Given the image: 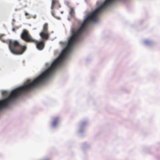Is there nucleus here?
<instances>
[{
  "label": "nucleus",
  "instance_id": "obj_1",
  "mask_svg": "<svg viewBox=\"0 0 160 160\" xmlns=\"http://www.w3.org/2000/svg\"><path fill=\"white\" fill-rule=\"evenodd\" d=\"M4 43H8L10 52L13 54L21 55L26 51L27 47L25 45H22L17 40L11 39L2 40Z\"/></svg>",
  "mask_w": 160,
  "mask_h": 160
},
{
  "label": "nucleus",
  "instance_id": "obj_2",
  "mask_svg": "<svg viewBox=\"0 0 160 160\" xmlns=\"http://www.w3.org/2000/svg\"><path fill=\"white\" fill-rule=\"evenodd\" d=\"M21 38L27 42H35L36 40L33 39L29 34L28 31L26 29H23L21 34Z\"/></svg>",
  "mask_w": 160,
  "mask_h": 160
},
{
  "label": "nucleus",
  "instance_id": "obj_3",
  "mask_svg": "<svg viewBox=\"0 0 160 160\" xmlns=\"http://www.w3.org/2000/svg\"><path fill=\"white\" fill-rule=\"evenodd\" d=\"M36 41L35 42H32L36 43L37 48L39 50H43L45 46L44 41L43 40L40 41H38L36 40Z\"/></svg>",
  "mask_w": 160,
  "mask_h": 160
},
{
  "label": "nucleus",
  "instance_id": "obj_4",
  "mask_svg": "<svg viewBox=\"0 0 160 160\" xmlns=\"http://www.w3.org/2000/svg\"><path fill=\"white\" fill-rule=\"evenodd\" d=\"M55 7H57L58 8H60L61 7L58 0H52L51 8L52 10Z\"/></svg>",
  "mask_w": 160,
  "mask_h": 160
},
{
  "label": "nucleus",
  "instance_id": "obj_5",
  "mask_svg": "<svg viewBox=\"0 0 160 160\" xmlns=\"http://www.w3.org/2000/svg\"><path fill=\"white\" fill-rule=\"evenodd\" d=\"M39 35L43 40H47L48 38L49 34L48 32H42L39 33Z\"/></svg>",
  "mask_w": 160,
  "mask_h": 160
},
{
  "label": "nucleus",
  "instance_id": "obj_6",
  "mask_svg": "<svg viewBox=\"0 0 160 160\" xmlns=\"http://www.w3.org/2000/svg\"><path fill=\"white\" fill-rule=\"evenodd\" d=\"M48 24L47 23H45L43 26V30L42 32H48Z\"/></svg>",
  "mask_w": 160,
  "mask_h": 160
},
{
  "label": "nucleus",
  "instance_id": "obj_7",
  "mask_svg": "<svg viewBox=\"0 0 160 160\" xmlns=\"http://www.w3.org/2000/svg\"><path fill=\"white\" fill-rule=\"evenodd\" d=\"M70 11L69 14L72 17H73L75 14V11L74 8L73 7H70Z\"/></svg>",
  "mask_w": 160,
  "mask_h": 160
},
{
  "label": "nucleus",
  "instance_id": "obj_8",
  "mask_svg": "<svg viewBox=\"0 0 160 160\" xmlns=\"http://www.w3.org/2000/svg\"><path fill=\"white\" fill-rule=\"evenodd\" d=\"M59 119L58 118H55L52 123V126L53 127L55 126L58 122Z\"/></svg>",
  "mask_w": 160,
  "mask_h": 160
},
{
  "label": "nucleus",
  "instance_id": "obj_9",
  "mask_svg": "<svg viewBox=\"0 0 160 160\" xmlns=\"http://www.w3.org/2000/svg\"><path fill=\"white\" fill-rule=\"evenodd\" d=\"M7 93V92L6 91H3L2 92V94L3 95H6Z\"/></svg>",
  "mask_w": 160,
  "mask_h": 160
},
{
  "label": "nucleus",
  "instance_id": "obj_10",
  "mask_svg": "<svg viewBox=\"0 0 160 160\" xmlns=\"http://www.w3.org/2000/svg\"><path fill=\"white\" fill-rule=\"evenodd\" d=\"M4 36H5V35L4 34H0V38H1L2 37Z\"/></svg>",
  "mask_w": 160,
  "mask_h": 160
},
{
  "label": "nucleus",
  "instance_id": "obj_11",
  "mask_svg": "<svg viewBox=\"0 0 160 160\" xmlns=\"http://www.w3.org/2000/svg\"><path fill=\"white\" fill-rule=\"evenodd\" d=\"M51 13H52V15L54 17V12L53 11H52V12Z\"/></svg>",
  "mask_w": 160,
  "mask_h": 160
},
{
  "label": "nucleus",
  "instance_id": "obj_12",
  "mask_svg": "<svg viewBox=\"0 0 160 160\" xmlns=\"http://www.w3.org/2000/svg\"><path fill=\"white\" fill-rule=\"evenodd\" d=\"M25 14L26 16H27V15H28V14L27 12H26L25 13Z\"/></svg>",
  "mask_w": 160,
  "mask_h": 160
},
{
  "label": "nucleus",
  "instance_id": "obj_13",
  "mask_svg": "<svg viewBox=\"0 0 160 160\" xmlns=\"http://www.w3.org/2000/svg\"><path fill=\"white\" fill-rule=\"evenodd\" d=\"M50 160L49 159H45V160Z\"/></svg>",
  "mask_w": 160,
  "mask_h": 160
},
{
  "label": "nucleus",
  "instance_id": "obj_14",
  "mask_svg": "<svg viewBox=\"0 0 160 160\" xmlns=\"http://www.w3.org/2000/svg\"><path fill=\"white\" fill-rule=\"evenodd\" d=\"M61 12V13H63V12H62H62Z\"/></svg>",
  "mask_w": 160,
  "mask_h": 160
}]
</instances>
